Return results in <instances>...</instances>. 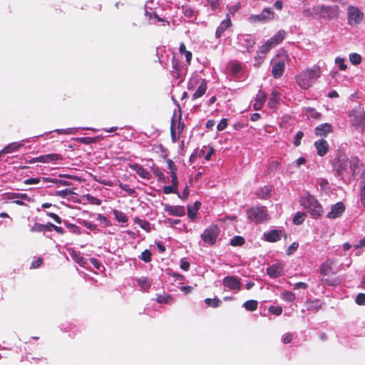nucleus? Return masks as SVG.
<instances>
[{
  "mask_svg": "<svg viewBox=\"0 0 365 365\" xmlns=\"http://www.w3.org/2000/svg\"><path fill=\"white\" fill-rule=\"evenodd\" d=\"M321 76V68L318 65H314L311 68H307L297 73L295 82L302 90H308L317 81Z\"/></svg>",
  "mask_w": 365,
  "mask_h": 365,
  "instance_id": "1",
  "label": "nucleus"
},
{
  "mask_svg": "<svg viewBox=\"0 0 365 365\" xmlns=\"http://www.w3.org/2000/svg\"><path fill=\"white\" fill-rule=\"evenodd\" d=\"M300 203L312 217H319L323 213V208L322 205L310 195L302 197L300 199Z\"/></svg>",
  "mask_w": 365,
  "mask_h": 365,
  "instance_id": "2",
  "label": "nucleus"
},
{
  "mask_svg": "<svg viewBox=\"0 0 365 365\" xmlns=\"http://www.w3.org/2000/svg\"><path fill=\"white\" fill-rule=\"evenodd\" d=\"M339 8L337 6L318 5L312 7L309 12L311 16L321 19H334L338 16Z\"/></svg>",
  "mask_w": 365,
  "mask_h": 365,
  "instance_id": "3",
  "label": "nucleus"
},
{
  "mask_svg": "<svg viewBox=\"0 0 365 365\" xmlns=\"http://www.w3.org/2000/svg\"><path fill=\"white\" fill-rule=\"evenodd\" d=\"M349 117L352 125L359 126L362 131H365V113L361 106L351 109Z\"/></svg>",
  "mask_w": 365,
  "mask_h": 365,
  "instance_id": "4",
  "label": "nucleus"
},
{
  "mask_svg": "<svg viewBox=\"0 0 365 365\" xmlns=\"http://www.w3.org/2000/svg\"><path fill=\"white\" fill-rule=\"evenodd\" d=\"M247 217L252 222L259 224L268 219V213L263 206L252 207L247 211Z\"/></svg>",
  "mask_w": 365,
  "mask_h": 365,
  "instance_id": "5",
  "label": "nucleus"
},
{
  "mask_svg": "<svg viewBox=\"0 0 365 365\" xmlns=\"http://www.w3.org/2000/svg\"><path fill=\"white\" fill-rule=\"evenodd\" d=\"M220 232L219 227L212 224L205 229L200 237L205 244L211 246L215 244Z\"/></svg>",
  "mask_w": 365,
  "mask_h": 365,
  "instance_id": "6",
  "label": "nucleus"
},
{
  "mask_svg": "<svg viewBox=\"0 0 365 365\" xmlns=\"http://www.w3.org/2000/svg\"><path fill=\"white\" fill-rule=\"evenodd\" d=\"M348 167V158L344 155L336 156L332 163L333 170L337 176L343 177Z\"/></svg>",
  "mask_w": 365,
  "mask_h": 365,
  "instance_id": "7",
  "label": "nucleus"
},
{
  "mask_svg": "<svg viewBox=\"0 0 365 365\" xmlns=\"http://www.w3.org/2000/svg\"><path fill=\"white\" fill-rule=\"evenodd\" d=\"M363 19V13L357 7L349 6L347 8L348 24L351 26H356L361 23Z\"/></svg>",
  "mask_w": 365,
  "mask_h": 365,
  "instance_id": "8",
  "label": "nucleus"
},
{
  "mask_svg": "<svg viewBox=\"0 0 365 365\" xmlns=\"http://www.w3.org/2000/svg\"><path fill=\"white\" fill-rule=\"evenodd\" d=\"M274 14L270 8H264L259 14L251 15L249 18L251 22H267L274 19Z\"/></svg>",
  "mask_w": 365,
  "mask_h": 365,
  "instance_id": "9",
  "label": "nucleus"
},
{
  "mask_svg": "<svg viewBox=\"0 0 365 365\" xmlns=\"http://www.w3.org/2000/svg\"><path fill=\"white\" fill-rule=\"evenodd\" d=\"M336 264V259L334 258L327 259L323 262L319 268L320 274L323 277H327L330 274L336 273V270L334 266Z\"/></svg>",
  "mask_w": 365,
  "mask_h": 365,
  "instance_id": "10",
  "label": "nucleus"
},
{
  "mask_svg": "<svg viewBox=\"0 0 365 365\" xmlns=\"http://www.w3.org/2000/svg\"><path fill=\"white\" fill-rule=\"evenodd\" d=\"M238 43L245 47L248 52L255 44V38L254 36L247 34H241L237 36Z\"/></svg>",
  "mask_w": 365,
  "mask_h": 365,
  "instance_id": "11",
  "label": "nucleus"
},
{
  "mask_svg": "<svg viewBox=\"0 0 365 365\" xmlns=\"http://www.w3.org/2000/svg\"><path fill=\"white\" fill-rule=\"evenodd\" d=\"M284 269V264L281 262H277L267 269V274L272 278H277L283 274Z\"/></svg>",
  "mask_w": 365,
  "mask_h": 365,
  "instance_id": "12",
  "label": "nucleus"
},
{
  "mask_svg": "<svg viewBox=\"0 0 365 365\" xmlns=\"http://www.w3.org/2000/svg\"><path fill=\"white\" fill-rule=\"evenodd\" d=\"M163 206L164 211L170 215L182 217L185 214V209L183 206L170 205L169 204H163Z\"/></svg>",
  "mask_w": 365,
  "mask_h": 365,
  "instance_id": "13",
  "label": "nucleus"
},
{
  "mask_svg": "<svg viewBox=\"0 0 365 365\" xmlns=\"http://www.w3.org/2000/svg\"><path fill=\"white\" fill-rule=\"evenodd\" d=\"M61 159H62V157L61 155L56 154V153H51V154L40 155L38 157L31 158L29 160V163H34L36 162H40V163H48L55 162V161H57V160H59Z\"/></svg>",
  "mask_w": 365,
  "mask_h": 365,
  "instance_id": "14",
  "label": "nucleus"
},
{
  "mask_svg": "<svg viewBox=\"0 0 365 365\" xmlns=\"http://www.w3.org/2000/svg\"><path fill=\"white\" fill-rule=\"evenodd\" d=\"M344 211V204L341 202H339L331 207V210L327 213V217L329 219H335L339 217Z\"/></svg>",
  "mask_w": 365,
  "mask_h": 365,
  "instance_id": "15",
  "label": "nucleus"
},
{
  "mask_svg": "<svg viewBox=\"0 0 365 365\" xmlns=\"http://www.w3.org/2000/svg\"><path fill=\"white\" fill-rule=\"evenodd\" d=\"M223 285L232 290H240L241 282L240 279L235 276H227L223 279Z\"/></svg>",
  "mask_w": 365,
  "mask_h": 365,
  "instance_id": "16",
  "label": "nucleus"
},
{
  "mask_svg": "<svg viewBox=\"0 0 365 365\" xmlns=\"http://www.w3.org/2000/svg\"><path fill=\"white\" fill-rule=\"evenodd\" d=\"M283 232L281 230H272L264 232L262 239L269 242H276L282 238Z\"/></svg>",
  "mask_w": 365,
  "mask_h": 365,
  "instance_id": "17",
  "label": "nucleus"
},
{
  "mask_svg": "<svg viewBox=\"0 0 365 365\" xmlns=\"http://www.w3.org/2000/svg\"><path fill=\"white\" fill-rule=\"evenodd\" d=\"M9 198L13 200V202L18 205H24V200L31 201V197L26 193L13 192L9 194Z\"/></svg>",
  "mask_w": 365,
  "mask_h": 365,
  "instance_id": "18",
  "label": "nucleus"
},
{
  "mask_svg": "<svg viewBox=\"0 0 365 365\" xmlns=\"http://www.w3.org/2000/svg\"><path fill=\"white\" fill-rule=\"evenodd\" d=\"M267 94L262 90H259L255 98V103L253 104V108L255 110H259L264 106L267 101Z\"/></svg>",
  "mask_w": 365,
  "mask_h": 365,
  "instance_id": "19",
  "label": "nucleus"
},
{
  "mask_svg": "<svg viewBox=\"0 0 365 365\" xmlns=\"http://www.w3.org/2000/svg\"><path fill=\"white\" fill-rule=\"evenodd\" d=\"M285 63L283 60L274 63L272 68V74L274 78H279L284 73Z\"/></svg>",
  "mask_w": 365,
  "mask_h": 365,
  "instance_id": "20",
  "label": "nucleus"
},
{
  "mask_svg": "<svg viewBox=\"0 0 365 365\" xmlns=\"http://www.w3.org/2000/svg\"><path fill=\"white\" fill-rule=\"evenodd\" d=\"M314 145L317 149L318 155L322 157L327 154L329 150V144L327 140L320 139L317 141H315Z\"/></svg>",
  "mask_w": 365,
  "mask_h": 365,
  "instance_id": "21",
  "label": "nucleus"
},
{
  "mask_svg": "<svg viewBox=\"0 0 365 365\" xmlns=\"http://www.w3.org/2000/svg\"><path fill=\"white\" fill-rule=\"evenodd\" d=\"M130 168L135 171L141 178L148 180L150 178V173L141 165L138 163L130 164Z\"/></svg>",
  "mask_w": 365,
  "mask_h": 365,
  "instance_id": "22",
  "label": "nucleus"
},
{
  "mask_svg": "<svg viewBox=\"0 0 365 365\" xmlns=\"http://www.w3.org/2000/svg\"><path fill=\"white\" fill-rule=\"evenodd\" d=\"M231 26H232L231 19L229 16H227L217 26L216 31H215V37L217 38H220L222 36V34L225 32V31H226Z\"/></svg>",
  "mask_w": 365,
  "mask_h": 365,
  "instance_id": "23",
  "label": "nucleus"
},
{
  "mask_svg": "<svg viewBox=\"0 0 365 365\" xmlns=\"http://www.w3.org/2000/svg\"><path fill=\"white\" fill-rule=\"evenodd\" d=\"M25 141L29 142V140H21L20 142H14L9 144L0 150V155L2 153H11L17 151L21 147L24 146V143Z\"/></svg>",
  "mask_w": 365,
  "mask_h": 365,
  "instance_id": "24",
  "label": "nucleus"
},
{
  "mask_svg": "<svg viewBox=\"0 0 365 365\" xmlns=\"http://www.w3.org/2000/svg\"><path fill=\"white\" fill-rule=\"evenodd\" d=\"M331 132V125L329 123H323L315 128V134L317 136H327Z\"/></svg>",
  "mask_w": 365,
  "mask_h": 365,
  "instance_id": "25",
  "label": "nucleus"
},
{
  "mask_svg": "<svg viewBox=\"0 0 365 365\" xmlns=\"http://www.w3.org/2000/svg\"><path fill=\"white\" fill-rule=\"evenodd\" d=\"M70 255L72 259L77 264H78L81 267H85L87 263L86 259L82 256L81 253L79 251H76L73 250L70 252Z\"/></svg>",
  "mask_w": 365,
  "mask_h": 365,
  "instance_id": "26",
  "label": "nucleus"
},
{
  "mask_svg": "<svg viewBox=\"0 0 365 365\" xmlns=\"http://www.w3.org/2000/svg\"><path fill=\"white\" fill-rule=\"evenodd\" d=\"M271 191V187L268 185H264L263 187L258 188L255 193L258 198L266 199L270 195Z\"/></svg>",
  "mask_w": 365,
  "mask_h": 365,
  "instance_id": "27",
  "label": "nucleus"
},
{
  "mask_svg": "<svg viewBox=\"0 0 365 365\" xmlns=\"http://www.w3.org/2000/svg\"><path fill=\"white\" fill-rule=\"evenodd\" d=\"M207 89L206 81L202 79L200 84L198 86L196 91L192 95V99L195 100L202 97Z\"/></svg>",
  "mask_w": 365,
  "mask_h": 365,
  "instance_id": "28",
  "label": "nucleus"
},
{
  "mask_svg": "<svg viewBox=\"0 0 365 365\" xmlns=\"http://www.w3.org/2000/svg\"><path fill=\"white\" fill-rule=\"evenodd\" d=\"M200 207V202L198 201H196L193 205L187 206V216L190 220H193L195 219Z\"/></svg>",
  "mask_w": 365,
  "mask_h": 365,
  "instance_id": "29",
  "label": "nucleus"
},
{
  "mask_svg": "<svg viewBox=\"0 0 365 365\" xmlns=\"http://www.w3.org/2000/svg\"><path fill=\"white\" fill-rule=\"evenodd\" d=\"M280 97V93L277 90H272L268 101V106L269 108H275L279 102Z\"/></svg>",
  "mask_w": 365,
  "mask_h": 365,
  "instance_id": "30",
  "label": "nucleus"
},
{
  "mask_svg": "<svg viewBox=\"0 0 365 365\" xmlns=\"http://www.w3.org/2000/svg\"><path fill=\"white\" fill-rule=\"evenodd\" d=\"M138 287L142 291H148L151 286V281L147 277H142L136 279Z\"/></svg>",
  "mask_w": 365,
  "mask_h": 365,
  "instance_id": "31",
  "label": "nucleus"
},
{
  "mask_svg": "<svg viewBox=\"0 0 365 365\" xmlns=\"http://www.w3.org/2000/svg\"><path fill=\"white\" fill-rule=\"evenodd\" d=\"M361 202L365 207V170L361 175V180L359 182Z\"/></svg>",
  "mask_w": 365,
  "mask_h": 365,
  "instance_id": "32",
  "label": "nucleus"
},
{
  "mask_svg": "<svg viewBox=\"0 0 365 365\" xmlns=\"http://www.w3.org/2000/svg\"><path fill=\"white\" fill-rule=\"evenodd\" d=\"M183 14L190 19L196 18L197 12L190 5H183L182 6Z\"/></svg>",
  "mask_w": 365,
  "mask_h": 365,
  "instance_id": "33",
  "label": "nucleus"
},
{
  "mask_svg": "<svg viewBox=\"0 0 365 365\" xmlns=\"http://www.w3.org/2000/svg\"><path fill=\"white\" fill-rule=\"evenodd\" d=\"M50 178H45V177H42V178H27L24 181V183L26 184V185H36V184H38L40 182H43V183H46V182H48V181H50Z\"/></svg>",
  "mask_w": 365,
  "mask_h": 365,
  "instance_id": "34",
  "label": "nucleus"
},
{
  "mask_svg": "<svg viewBox=\"0 0 365 365\" xmlns=\"http://www.w3.org/2000/svg\"><path fill=\"white\" fill-rule=\"evenodd\" d=\"M156 301L160 304H171L173 303V298L170 294L163 293V294H158L157 296Z\"/></svg>",
  "mask_w": 365,
  "mask_h": 365,
  "instance_id": "35",
  "label": "nucleus"
},
{
  "mask_svg": "<svg viewBox=\"0 0 365 365\" xmlns=\"http://www.w3.org/2000/svg\"><path fill=\"white\" fill-rule=\"evenodd\" d=\"M359 158L357 157H351L350 159L348 158V165L353 175L356 174L358 169Z\"/></svg>",
  "mask_w": 365,
  "mask_h": 365,
  "instance_id": "36",
  "label": "nucleus"
},
{
  "mask_svg": "<svg viewBox=\"0 0 365 365\" xmlns=\"http://www.w3.org/2000/svg\"><path fill=\"white\" fill-rule=\"evenodd\" d=\"M113 214L114 215L115 219L118 222L125 223L128 220V217H127V215L122 211L114 209L113 210Z\"/></svg>",
  "mask_w": 365,
  "mask_h": 365,
  "instance_id": "37",
  "label": "nucleus"
},
{
  "mask_svg": "<svg viewBox=\"0 0 365 365\" xmlns=\"http://www.w3.org/2000/svg\"><path fill=\"white\" fill-rule=\"evenodd\" d=\"M286 31L283 29L279 30L275 35L271 37V40L276 46L279 44L285 38Z\"/></svg>",
  "mask_w": 365,
  "mask_h": 365,
  "instance_id": "38",
  "label": "nucleus"
},
{
  "mask_svg": "<svg viewBox=\"0 0 365 365\" xmlns=\"http://www.w3.org/2000/svg\"><path fill=\"white\" fill-rule=\"evenodd\" d=\"M134 222H135V223L138 225L145 231H146L148 232L150 231V229H151L150 224L148 221H146L145 220L140 219L138 217H135Z\"/></svg>",
  "mask_w": 365,
  "mask_h": 365,
  "instance_id": "39",
  "label": "nucleus"
},
{
  "mask_svg": "<svg viewBox=\"0 0 365 365\" xmlns=\"http://www.w3.org/2000/svg\"><path fill=\"white\" fill-rule=\"evenodd\" d=\"M205 303L208 307H212L216 308L221 305L222 302L217 297H215L213 299L206 298L205 299Z\"/></svg>",
  "mask_w": 365,
  "mask_h": 365,
  "instance_id": "40",
  "label": "nucleus"
},
{
  "mask_svg": "<svg viewBox=\"0 0 365 365\" xmlns=\"http://www.w3.org/2000/svg\"><path fill=\"white\" fill-rule=\"evenodd\" d=\"M163 192L166 195L175 193L178 195V197H182L181 195L178 191V187L173 185L164 186L163 188Z\"/></svg>",
  "mask_w": 365,
  "mask_h": 365,
  "instance_id": "41",
  "label": "nucleus"
},
{
  "mask_svg": "<svg viewBox=\"0 0 365 365\" xmlns=\"http://www.w3.org/2000/svg\"><path fill=\"white\" fill-rule=\"evenodd\" d=\"M351 63L354 66H358L361 62V56L357 53H351L349 56Z\"/></svg>",
  "mask_w": 365,
  "mask_h": 365,
  "instance_id": "42",
  "label": "nucleus"
},
{
  "mask_svg": "<svg viewBox=\"0 0 365 365\" xmlns=\"http://www.w3.org/2000/svg\"><path fill=\"white\" fill-rule=\"evenodd\" d=\"M243 307L248 311H255L257 308V302L256 300H247L243 304Z\"/></svg>",
  "mask_w": 365,
  "mask_h": 365,
  "instance_id": "43",
  "label": "nucleus"
},
{
  "mask_svg": "<svg viewBox=\"0 0 365 365\" xmlns=\"http://www.w3.org/2000/svg\"><path fill=\"white\" fill-rule=\"evenodd\" d=\"M280 297L288 302H292L295 299V294L289 291H284L280 294Z\"/></svg>",
  "mask_w": 365,
  "mask_h": 365,
  "instance_id": "44",
  "label": "nucleus"
},
{
  "mask_svg": "<svg viewBox=\"0 0 365 365\" xmlns=\"http://www.w3.org/2000/svg\"><path fill=\"white\" fill-rule=\"evenodd\" d=\"M78 128H70L66 129H56L53 132H56L58 135H71L75 134Z\"/></svg>",
  "mask_w": 365,
  "mask_h": 365,
  "instance_id": "45",
  "label": "nucleus"
},
{
  "mask_svg": "<svg viewBox=\"0 0 365 365\" xmlns=\"http://www.w3.org/2000/svg\"><path fill=\"white\" fill-rule=\"evenodd\" d=\"M305 214L304 212H297L293 217V223L295 225H300L304 220Z\"/></svg>",
  "mask_w": 365,
  "mask_h": 365,
  "instance_id": "46",
  "label": "nucleus"
},
{
  "mask_svg": "<svg viewBox=\"0 0 365 365\" xmlns=\"http://www.w3.org/2000/svg\"><path fill=\"white\" fill-rule=\"evenodd\" d=\"M118 186L125 191L129 195L133 196L135 194V190L133 188L130 187V186L127 184H123L120 181H118Z\"/></svg>",
  "mask_w": 365,
  "mask_h": 365,
  "instance_id": "47",
  "label": "nucleus"
},
{
  "mask_svg": "<svg viewBox=\"0 0 365 365\" xmlns=\"http://www.w3.org/2000/svg\"><path fill=\"white\" fill-rule=\"evenodd\" d=\"M335 64L339 67L341 71H345L347 68V66L345 63V59L341 57H336L335 58Z\"/></svg>",
  "mask_w": 365,
  "mask_h": 365,
  "instance_id": "48",
  "label": "nucleus"
},
{
  "mask_svg": "<svg viewBox=\"0 0 365 365\" xmlns=\"http://www.w3.org/2000/svg\"><path fill=\"white\" fill-rule=\"evenodd\" d=\"M84 198L91 205H100L101 204V200L94 196H92L89 194L84 195Z\"/></svg>",
  "mask_w": 365,
  "mask_h": 365,
  "instance_id": "49",
  "label": "nucleus"
},
{
  "mask_svg": "<svg viewBox=\"0 0 365 365\" xmlns=\"http://www.w3.org/2000/svg\"><path fill=\"white\" fill-rule=\"evenodd\" d=\"M245 243V239L241 236H235L230 241L232 246H241Z\"/></svg>",
  "mask_w": 365,
  "mask_h": 365,
  "instance_id": "50",
  "label": "nucleus"
},
{
  "mask_svg": "<svg viewBox=\"0 0 365 365\" xmlns=\"http://www.w3.org/2000/svg\"><path fill=\"white\" fill-rule=\"evenodd\" d=\"M151 169L154 175L157 178V180L158 181H162L165 179L164 174L158 168L153 166L151 168Z\"/></svg>",
  "mask_w": 365,
  "mask_h": 365,
  "instance_id": "51",
  "label": "nucleus"
},
{
  "mask_svg": "<svg viewBox=\"0 0 365 365\" xmlns=\"http://www.w3.org/2000/svg\"><path fill=\"white\" fill-rule=\"evenodd\" d=\"M66 227L70 232L77 234V235H80L81 233V228L74 224L67 223Z\"/></svg>",
  "mask_w": 365,
  "mask_h": 365,
  "instance_id": "52",
  "label": "nucleus"
},
{
  "mask_svg": "<svg viewBox=\"0 0 365 365\" xmlns=\"http://www.w3.org/2000/svg\"><path fill=\"white\" fill-rule=\"evenodd\" d=\"M140 259L145 262H150L151 261V252L148 250H144L141 253Z\"/></svg>",
  "mask_w": 365,
  "mask_h": 365,
  "instance_id": "53",
  "label": "nucleus"
},
{
  "mask_svg": "<svg viewBox=\"0 0 365 365\" xmlns=\"http://www.w3.org/2000/svg\"><path fill=\"white\" fill-rule=\"evenodd\" d=\"M305 112L309 117L313 118H318L320 116V114L312 108H306Z\"/></svg>",
  "mask_w": 365,
  "mask_h": 365,
  "instance_id": "54",
  "label": "nucleus"
},
{
  "mask_svg": "<svg viewBox=\"0 0 365 365\" xmlns=\"http://www.w3.org/2000/svg\"><path fill=\"white\" fill-rule=\"evenodd\" d=\"M31 232H45L44 225L40 224L38 222L34 223V225L31 228Z\"/></svg>",
  "mask_w": 365,
  "mask_h": 365,
  "instance_id": "55",
  "label": "nucleus"
},
{
  "mask_svg": "<svg viewBox=\"0 0 365 365\" xmlns=\"http://www.w3.org/2000/svg\"><path fill=\"white\" fill-rule=\"evenodd\" d=\"M205 148H205V147H204V148L201 150L200 153H202L204 155V158H205V159L207 161H208V160H210L211 156L213 155V153H214V152H215V150H214V148H213L212 147H209V148H208V150H207V152L205 154V150H204Z\"/></svg>",
  "mask_w": 365,
  "mask_h": 365,
  "instance_id": "56",
  "label": "nucleus"
},
{
  "mask_svg": "<svg viewBox=\"0 0 365 365\" xmlns=\"http://www.w3.org/2000/svg\"><path fill=\"white\" fill-rule=\"evenodd\" d=\"M269 312L275 316H279L282 313V308L280 306H270Z\"/></svg>",
  "mask_w": 365,
  "mask_h": 365,
  "instance_id": "57",
  "label": "nucleus"
},
{
  "mask_svg": "<svg viewBox=\"0 0 365 365\" xmlns=\"http://www.w3.org/2000/svg\"><path fill=\"white\" fill-rule=\"evenodd\" d=\"M322 282L329 286H335L339 283V280L337 278L329 279L324 278L322 279Z\"/></svg>",
  "mask_w": 365,
  "mask_h": 365,
  "instance_id": "58",
  "label": "nucleus"
},
{
  "mask_svg": "<svg viewBox=\"0 0 365 365\" xmlns=\"http://www.w3.org/2000/svg\"><path fill=\"white\" fill-rule=\"evenodd\" d=\"M207 5L212 11H216L220 6V2L219 0H207Z\"/></svg>",
  "mask_w": 365,
  "mask_h": 365,
  "instance_id": "59",
  "label": "nucleus"
},
{
  "mask_svg": "<svg viewBox=\"0 0 365 365\" xmlns=\"http://www.w3.org/2000/svg\"><path fill=\"white\" fill-rule=\"evenodd\" d=\"M72 193H73V192L70 189H64V190L56 191V195L61 197H66L68 195H71Z\"/></svg>",
  "mask_w": 365,
  "mask_h": 365,
  "instance_id": "60",
  "label": "nucleus"
},
{
  "mask_svg": "<svg viewBox=\"0 0 365 365\" xmlns=\"http://www.w3.org/2000/svg\"><path fill=\"white\" fill-rule=\"evenodd\" d=\"M279 162L277 160L272 161L269 165L268 171L269 173L276 172L279 168Z\"/></svg>",
  "mask_w": 365,
  "mask_h": 365,
  "instance_id": "61",
  "label": "nucleus"
},
{
  "mask_svg": "<svg viewBox=\"0 0 365 365\" xmlns=\"http://www.w3.org/2000/svg\"><path fill=\"white\" fill-rule=\"evenodd\" d=\"M299 247V244L297 242H293L292 243L288 249L287 250V255L288 256H290L294 254V252L297 250Z\"/></svg>",
  "mask_w": 365,
  "mask_h": 365,
  "instance_id": "62",
  "label": "nucleus"
},
{
  "mask_svg": "<svg viewBox=\"0 0 365 365\" xmlns=\"http://www.w3.org/2000/svg\"><path fill=\"white\" fill-rule=\"evenodd\" d=\"M355 302L359 305H365V294H358L356 297Z\"/></svg>",
  "mask_w": 365,
  "mask_h": 365,
  "instance_id": "63",
  "label": "nucleus"
},
{
  "mask_svg": "<svg viewBox=\"0 0 365 365\" xmlns=\"http://www.w3.org/2000/svg\"><path fill=\"white\" fill-rule=\"evenodd\" d=\"M227 126V119L222 118L220 123L217 125V129L218 131H222Z\"/></svg>",
  "mask_w": 365,
  "mask_h": 365,
  "instance_id": "64",
  "label": "nucleus"
}]
</instances>
